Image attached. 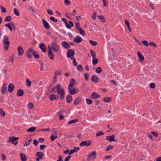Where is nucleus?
Listing matches in <instances>:
<instances>
[{
	"label": "nucleus",
	"instance_id": "51",
	"mask_svg": "<svg viewBox=\"0 0 161 161\" xmlns=\"http://www.w3.org/2000/svg\"><path fill=\"white\" fill-rule=\"evenodd\" d=\"M5 26L6 27L8 28L9 29L10 31H12V29L11 27V26H10V24H9V23H7V24H5Z\"/></svg>",
	"mask_w": 161,
	"mask_h": 161
},
{
	"label": "nucleus",
	"instance_id": "60",
	"mask_svg": "<svg viewBox=\"0 0 161 161\" xmlns=\"http://www.w3.org/2000/svg\"><path fill=\"white\" fill-rule=\"evenodd\" d=\"M47 13L50 15H53V11L50 9H47Z\"/></svg>",
	"mask_w": 161,
	"mask_h": 161
},
{
	"label": "nucleus",
	"instance_id": "58",
	"mask_svg": "<svg viewBox=\"0 0 161 161\" xmlns=\"http://www.w3.org/2000/svg\"><path fill=\"white\" fill-rule=\"evenodd\" d=\"M103 2V5L106 7L108 5V3L107 0H102Z\"/></svg>",
	"mask_w": 161,
	"mask_h": 161
},
{
	"label": "nucleus",
	"instance_id": "38",
	"mask_svg": "<svg viewBox=\"0 0 161 161\" xmlns=\"http://www.w3.org/2000/svg\"><path fill=\"white\" fill-rule=\"evenodd\" d=\"M26 86L29 87L31 86V82L30 80L28 79H27L26 80Z\"/></svg>",
	"mask_w": 161,
	"mask_h": 161
},
{
	"label": "nucleus",
	"instance_id": "27",
	"mask_svg": "<svg viewBox=\"0 0 161 161\" xmlns=\"http://www.w3.org/2000/svg\"><path fill=\"white\" fill-rule=\"evenodd\" d=\"M72 100V97L70 95H67L66 97V101L68 103H70Z\"/></svg>",
	"mask_w": 161,
	"mask_h": 161
},
{
	"label": "nucleus",
	"instance_id": "6",
	"mask_svg": "<svg viewBox=\"0 0 161 161\" xmlns=\"http://www.w3.org/2000/svg\"><path fill=\"white\" fill-rule=\"evenodd\" d=\"M33 50L32 48L28 49L26 53V56L29 58H31L32 57Z\"/></svg>",
	"mask_w": 161,
	"mask_h": 161
},
{
	"label": "nucleus",
	"instance_id": "39",
	"mask_svg": "<svg viewBox=\"0 0 161 161\" xmlns=\"http://www.w3.org/2000/svg\"><path fill=\"white\" fill-rule=\"evenodd\" d=\"M34 108V105L31 103H29L28 105V108L29 109H32Z\"/></svg>",
	"mask_w": 161,
	"mask_h": 161
},
{
	"label": "nucleus",
	"instance_id": "37",
	"mask_svg": "<svg viewBox=\"0 0 161 161\" xmlns=\"http://www.w3.org/2000/svg\"><path fill=\"white\" fill-rule=\"evenodd\" d=\"M78 121V119H75L68 121V125H70L72 123H75V122H77Z\"/></svg>",
	"mask_w": 161,
	"mask_h": 161
},
{
	"label": "nucleus",
	"instance_id": "45",
	"mask_svg": "<svg viewBox=\"0 0 161 161\" xmlns=\"http://www.w3.org/2000/svg\"><path fill=\"white\" fill-rule=\"evenodd\" d=\"M64 3L66 5H69L71 3L70 1L68 0H64Z\"/></svg>",
	"mask_w": 161,
	"mask_h": 161
},
{
	"label": "nucleus",
	"instance_id": "29",
	"mask_svg": "<svg viewBox=\"0 0 161 161\" xmlns=\"http://www.w3.org/2000/svg\"><path fill=\"white\" fill-rule=\"evenodd\" d=\"M36 130V127H31L28 129H27L26 131L28 132H34Z\"/></svg>",
	"mask_w": 161,
	"mask_h": 161
},
{
	"label": "nucleus",
	"instance_id": "17",
	"mask_svg": "<svg viewBox=\"0 0 161 161\" xmlns=\"http://www.w3.org/2000/svg\"><path fill=\"white\" fill-rule=\"evenodd\" d=\"M41 68L40 70L42 71H44L48 69L47 65L42 63H40Z\"/></svg>",
	"mask_w": 161,
	"mask_h": 161
},
{
	"label": "nucleus",
	"instance_id": "59",
	"mask_svg": "<svg viewBox=\"0 0 161 161\" xmlns=\"http://www.w3.org/2000/svg\"><path fill=\"white\" fill-rule=\"evenodd\" d=\"M113 148V146L110 145H109L107 147L106 150V151H109L111 149H112Z\"/></svg>",
	"mask_w": 161,
	"mask_h": 161
},
{
	"label": "nucleus",
	"instance_id": "4",
	"mask_svg": "<svg viewBox=\"0 0 161 161\" xmlns=\"http://www.w3.org/2000/svg\"><path fill=\"white\" fill-rule=\"evenodd\" d=\"M51 47L54 52H58L59 50V47L56 42L54 41L51 43Z\"/></svg>",
	"mask_w": 161,
	"mask_h": 161
},
{
	"label": "nucleus",
	"instance_id": "28",
	"mask_svg": "<svg viewBox=\"0 0 161 161\" xmlns=\"http://www.w3.org/2000/svg\"><path fill=\"white\" fill-rule=\"evenodd\" d=\"M81 100V99L80 97L76 98L74 102V104L75 105L78 104Z\"/></svg>",
	"mask_w": 161,
	"mask_h": 161
},
{
	"label": "nucleus",
	"instance_id": "57",
	"mask_svg": "<svg viewBox=\"0 0 161 161\" xmlns=\"http://www.w3.org/2000/svg\"><path fill=\"white\" fill-rule=\"evenodd\" d=\"M57 79V77L55 75L53 77V84H55L56 82Z\"/></svg>",
	"mask_w": 161,
	"mask_h": 161
},
{
	"label": "nucleus",
	"instance_id": "23",
	"mask_svg": "<svg viewBox=\"0 0 161 161\" xmlns=\"http://www.w3.org/2000/svg\"><path fill=\"white\" fill-rule=\"evenodd\" d=\"M20 156L22 161H26L27 160V158L26 155L23 153H20Z\"/></svg>",
	"mask_w": 161,
	"mask_h": 161
},
{
	"label": "nucleus",
	"instance_id": "14",
	"mask_svg": "<svg viewBox=\"0 0 161 161\" xmlns=\"http://www.w3.org/2000/svg\"><path fill=\"white\" fill-rule=\"evenodd\" d=\"M100 97V95H98L96 92H93L91 96V98L92 99H94L99 98Z\"/></svg>",
	"mask_w": 161,
	"mask_h": 161
},
{
	"label": "nucleus",
	"instance_id": "15",
	"mask_svg": "<svg viewBox=\"0 0 161 161\" xmlns=\"http://www.w3.org/2000/svg\"><path fill=\"white\" fill-rule=\"evenodd\" d=\"M44 155V153L41 152H37L35 154V156L38 158H39L41 160L42 159V157H43Z\"/></svg>",
	"mask_w": 161,
	"mask_h": 161
},
{
	"label": "nucleus",
	"instance_id": "7",
	"mask_svg": "<svg viewBox=\"0 0 161 161\" xmlns=\"http://www.w3.org/2000/svg\"><path fill=\"white\" fill-rule=\"evenodd\" d=\"M91 141L88 140V141H84L80 142L79 145L81 147H83L84 146H86V147H88L91 145Z\"/></svg>",
	"mask_w": 161,
	"mask_h": 161
},
{
	"label": "nucleus",
	"instance_id": "56",
	"mask_svg": "<svg viewBox=\"0 0 161 161\" xmlns=\"http://www.w3.org/2000/svg\"><path fill=\"white\" fill-rule=\"evenodd\" d=\"M9 61L12 64H13L14 62V60L13 57L12 56L10 57L9 58Z\"/></svg>",
	"mask_w": 161,
	"mask_h": 161
},
{
	"label": "nucleus",
	"instance_id": "33",
	"mask_svg": "<svg viewBox=\"0 0 161 161\" xmlns=\"http://www.w3.org/2000/svg\"><path fill=\"white\" fill-rule=\"evenodd\" d=\"M12 19V18L10 16H7L6 17L4 21L5 22H8L10 21Z\"/></svg>",
	"mask_w": 161,
	"mask_h": 161
},
{
	"label": "nucleus",
	"instance_id": "36",
	"mask_svg": "<svg viewBox=\"0 0 161 161\" xmlns=\"http://www.w3.org/2000/svg\"><path fill=\"white\" fill-rule=\"evenodd\" d=\"M90 53L93 58H96V54L93 50H90Z\"/></svg>",
	"mask_w": 161,
	"mask_h": 161
},
{
	"label": "nucleus",
	"instance_id": "50",
	"mask_svg": "<svg viewBox=\"0 0 161 161\" xmlns=\"http://www.w3.org/2000/svg\"><path fill=\"white\" fill-rule=\"evenodd\" d=\"M0 114L1 116H5V113L4 111H3L2 108L0 109Z\"/></svg>",
	"mask_w": 161,
	"mask_h": 161
},
{
	"label": "nucleus",
	"instance_id": "26",
	"mask_svg": "<svg viewBox=\"0 0 161 161\" xmlns=\"http://www.w3.org/2000/svg\"><path fill=\"white\" fill-rule=\"evenodd\" d=\"M50 100L51 101L55 100L56 99L57 97L56 95L53 94L50 95L49 97Z\"/></svg>",
	"mask_w": 161,
	"mask_h": 161
},
{
	"label": "nucleus",
	"instance_id": "8",
	"mask_svg": "<svg viewBox=\"0 0 161 161\" xmlns=\"http://www.w3.org/2000/svg\"><path fill=\"white\" fill-rule=\"evenodd\" d=\"M7 86L5 83L3 84L1 89V92L2 94H4L7 92Z\"/></svg>",
	"mask_w": 161,
	"mask_h": 161
},
{
	"label": "nucleus",
	"instance_id": "49",
	"mask_svg": "<svg viewBox=\"0 0 161 161\" xmlns=\"http://www.w3.org/2000/svg\"><path fill=\"white\" fill-rule=\"evenodd\" d=\"M49 19L51 21L54 22H57L58 21L57 19L54 18L53 17H50Z\"/></svg>",
	"mask_w": 161,
	"mask_h": 161
},
{
	"label": "nucleus",
	"instance_id": "32",
	"mask_svg": "<svg viewBox=\"0 0 161 161\" xmlns=\"http://www.w3.org/2000/svg\"><path fill=\"white\" fill-rule=\"evenodd\" d=\"M98 59L97 58H93L92 60V64L93 65H95L98 63Z\"/></svg>",
	"mask_w": 161,
	"mask_h": 161
},
{
	"label": "nucleus",
	"instance_id": "19",
	"mask_svg": "<svg viewBox=\"0 0 161 161\" xmlns=\"http://www.w3.org/2000/svg\"><path fill=\"white\" fill-rule=\"evenodd\" d=\"M61 44L62 46L65 49H68L70 47L69 44L66 42H63Z\"/></svg>",
	"mask_w": 161,
	"mask_h": 161
},
{
	"label": "nucleus",
	"instance_id": "11",
	"mask_svg": "<svg viewBox=\"0 0 161 161\" xmlns=\"http://www.w3.org/2000/svg\"><path fill=\"white\" fill-rule=\"evenodd\" d=\"M73 42L76 43L81 42L82 41V39L78 36H76L75 38L73 39Z\"/></svg>",
	"mask_w": 161,
	"mask_h": 161
},
{
	"label": "nucleus",
	"instance_id": "12",
	"mask_svg": "<svg viewBox=\"0 0 161 161\" xmlns=\"http://www.w3.org/2000/svg\"><path fill=\"white\" fill-rule=\"evenodd\" d=\"M115 135H113L110 136H107L106 137V139L107 140L109 141L110 142H115Z\"/></svg>",
	"mask_w": 161,
	"mask_h": 161
},
{
	"label": "nucleus",
	"instance_id": "10",
	"mask_svg": "<svg viewBox=\"0 0 161 161\" xmlns=\"http://www.w3.org/2000/svg\"><path fill=\"white\" fill-rule=\"evenodd\" d=\"M17 51L19 56H21L23 55L24 53V50L21 46H19L18 47Z\"/></svg>",
	"mask_w": 161,
	"mask_h": 161
},
{
	"label": "nucleus",
	"instance_id": "64",
	"mask_svg": "<svg viewBox=\"0 0 161 161\" xmlns=\"http://www.w3.org/2000/svg\"><path fill=\"white\" fill-rule=\"evenodd\" d=\"M58 160H57V161H63V160L62 159V157L61 156L59 155L58 156Z\"/></svg>",
	"mask_w": 161,
	"mask_h": 161
},
{
	"label": "nucleus",
	"instance_id": "46",
	"mask_svg": "<svg viewBox=\"0 0 161 161\" xmlns=\"http://www.w3.org/2000/svg\"><path fill=\"white\" fill-rule=\"evenodd\" d=\"M142 44L145 46L147 47L149 45V43L147 42V41L146 40H144L142 41Z\"/></svg>",
	"mask_w": 161,
	"mask_h": 161
},
{
	"label": "nucleus",
	"instance_id": "44",
	"mask_svg": "<svg viewBox=\"0 0 161 161\" xmlns=\"http://www.w3.org/2000/svg\"><path fill=\"white\" fill-rule=\"evenodd\" d=\"M89 42L93 46H95L97 44V42L94 41H92L91 40H89Z\"/></svg>",
	"mask_w": 161,
	"mask_h": 161
},
{
	"label": "nucleus",
	"instance_id": "41",
	"mask_svg": "<svg viewBox=\"0 0 161 161\" xmlns=\"http://www.w3.org/2000/svg\"><path fill=\"white\" fill-rule=\"evenodd\" d=\"M97 16V13L96 12H94L92 15V17L93 20H95Z\"/></svg>",
	"mask_w": 161,
	"mask_h": 161
},
{
	"label": "nucleus",
	"instance_id": "3",
	"mask_svg": "<svg viewBox=\"0 0 161 161\" xmlns=\"http://www.w3.org/2000/svg\"><path fill=\"white\" fill-rule=\"evenodd\" d=\"M97 153L95 151H93L92 153H89L87 158V161L93 160L96 157Z\"/></svg>",
	"mask_w": 161,
	"mask_h": 161
},
{
	"label": "nucleus",
	"instance_id": "61",
	"mask_svg": "<svg viewBox=\"0 0 161 161\" xmlns=\"http://www.w3.org/2000/svg\"><path fill=\"white\" fill-rule=\"evenodd\" d=\"M80 24L79 23H76L75 24V27L78 30L79 29V28H81L80 27Z\"/></svg>",
	"mask_w": 161,
	"mask_h": 161
},
{
	"label": "nucleus",
	"instance_id": "22",
	"mask_svg": "<svg viewBox=\"0 0 161 161\" xmlns=\"http://www.w3.org/2000/svg\"><path fill=\"white\" fill-rule=\"evenodd\" d=\"M14 86L12 84H9L8 86V91L10 93H11L13 91Z\"/></svg>",
	"mask_w": 161,
	"mask_h": 161
},
{
	"label": "nucleus",
	"instance_id": "13",
	"mask_svg": "<svg viewBox=\"0 0 161 161\" xmlns=\"http://www.w3.org/2000/svg\"><path fill=\"white\" fill-rule=\"evenodd\" d=\"M42 21L44 28L46 29H48L49 28L50 26L48 23L44 19H42Z\"/></svg>",
	"mask_w": 161,
	"mask_h": 161
},
{
	"label": "nucleus",
	"instance_id": "55",
	"mask_svg": "<svg viewBox=\"0 0 161 161\" xmlns=\"http://www.w3.org/2000/svg\"><path fill=\"white\" fill-rule=\"evenodd\" d=\"M62 74V72L60 71H59V70H57V71L54 75H55L56 76V75H61Z\"/></svg>",
	"mask_w": 161,
	"mask_h": 161
},
{
	"label": "nucleus",
	"instance_id": "20",
	"mask_svg": "<svg viewBox=\"0 0 161 161\" xmlns=\"http://www.w3.org/2000/svg\"><path fill=\"white\" fill-rule=\"evenodd\" d=\"M137 54L138 56V57L140 59V60L141 62H142L144 60V57L142 55V54L141 53L139 52L138 51L137 52Z\"/></svg>",
	"mask_w": 161,
	"mask_h": 161
},
{
	"label": "nucleus",
	"instance_id": "34",
	"mask_svg": "<svg viewBox=\"0 0 161 161\" xmlns=\"http://www.w3.org/2000/svg\"><path fill=\"white\" fill-rule=\"evenodd\" d=\"M79 31V33L82 35L84 36L86 34L84 31L82 29V28H79L78 30Z\"/></svg>",
	"mask_w": 161,
	"mask_h": 161
},
{
	"label": "nucleus",
	"instance_id": "21",
	"mask_svg": "<svg viewBox=\"0 0 161 161\" xmlns=\"http://www.w3.org/2000/svg\"><path fill=\"white\" fill-rule=\"evenodd\" d=\"M75 79H72L69 82V84L68 86V88H73V86L75 85Z\"/></svg>",
	"mask_w": 161,
	"mask_h": 161
},
{
	"label": "nucleus",
	"instance_id": "35",
	"mask_svg": "<svg viewBox=\"0 0 161 161\" xmlns=\"http://www.w3.org/2000/svg\"><path fill=\"white\" fill-rule=\"evenodd\" d=\"M102 71V69L100 67L97 68L96 69V72L97 73L99 74L101 73Z\"/></svg>",
	"mask_w": 161,
	"mask_h": 161
},
{
	"label": "nucleus",
	"instance_id": "25",
	"mask_svg": "<svg viewBox=\"0 0 161 161\" xmlns=\"http://www.w3.org/2000/svg\"><path fill=\"white\" fill-rule=\"evenodd\" d=\"M92 80L94 82H97L98 81V78L96 75H93L92 76Z\"/></svg>",
	"mask_w": 161,
	"mask_h": 161
},
{
	"label": "nucleus",
	"instance_id": "18",
	"mask_svg": "<svg viewBox=\"0 0 161 161\" xmlns=\"http://www.w3.org/2000/svg\"><path fill=\"white\" fill-rule=\"evenodd\" d=\"M39 47L41 49L42 52L45 53L46 51V47L45 44L42 43L39 44Z\"/></svg>",
	"mask_w": 161,
	"mask_h": 161
},
{
	"label": "nucleus",
	"instance_id": "9",
	"mask_svg": "<svg viewBox=\"0 0 161 161\" xmlns=\"http://www.w3.org/2000/svg\"><path fill=\"white\" fill-rule=\"evenodd\" d=\"M68 90L70 95H74L78 92V89L73 88H68Z\"/></svg>",
	"mask_w": 161,
	"mask_h": 161
},
{
	"label": "nucleus",
	"instance_id": "52",
	"mask_svg": "<svg viewBox=\"0 0 161 161\" xmlns=\"http://www.w3.org/2000/svg\"><path fill=\"white\" fill-rule=\"evenodd\" d=\"M49 131H50V129H49V128H47V129H41V130H37L38 131H47L48 132Z\"/></svg>",
	"mask_w": 161,
	"mask_h": 161
},
{
	"label": "nucleus",
	"instance_id": "1",
	"mask_svg": "<svg viewBox=\"0 0 161 161\" xmlns=\"http://www.w3.org/2000/svg\"><path fill=\"white\" fill-rule=\"evenodd\" d=\"M51 92L55 93L57 92L58 95H60V99L61 100L63 99L64 97V90L59 84H57L53 88Z\"/></svg>",
	"mask_w": 161,
	"mask_h": 161
},
{
	"label": "nucleus",
	"instance_id": "2",
	"mask_svg": "<svg viewBox=\"0 0 161 161\" xmlns=\"http://www.w3.org/2000/svg\"><path fill=\"white\" fill-rule=\"evenodd\" d=\"M3 42L4 44V49L7 50L10 45V42L8 36H4L3 39Z\"/></svg>",
	"mask_w": 161,
	"mask_h": 161
},
{
	"label": "nucleus",
	"instance_id": "62",
	"mask_svg": "<svg viewBox=\"0 0 161 161\" xmlns=\"http://www.w3.org/2000/svg\"><path fill=\"white\" fill-rule=\"evenodd\" d=\"M149 45H150V46H154L155 47H156V45L155 44V43H154L153 42H149Z\"/></svg>",
	"mask_w": 161,
	"mask_h": 161
},
{
	"label": "nucleus",
	"instance_id": "30",
	"mask_svg": "<svg viewBox=\"0 0 161 161\" xmlns=\"http://www.w3.org/2000/svg\"><path fill=\"white\" fill-rule=\"evenodd\" d=\"M32 54L35 58L38 59L39 58V55L36 51H33L32 53Z\"/></svg>",
	"mask_w": 161,
	"mask_h": 161
},
{
	"label": "nucleus",
	"instance_id": "5",
	"mask_svg": "<svg viewBox=\"0 0 161 161\" xmlns=\"http://www.w3.org/2000/svg\"><path fill=\"white\" fill-rule=\"evenodd\" d=\"M47 48L48 49L47 52L49 58L52 60H54V56L51 48L49 46H48Z\"/></svg>",
	"mask_w": 161,
	"mask_h": 161
},
{
	"label": "nucleus",
	"instance_id": "48",
	"mask_svg": "<svg viewBox=\"0 0 161 161\" xmlns=\"http://www.w3.org/2000/svg\"><path fill=\"white\" fill-rule=\"evenodd\" d=\"M15 141L14 139L13 138V137H11L9 138V140H8V142H10L12 144H14V142Z\"/></svg>",
	"mask_w": 161,
	"mask_h": 161
},
{
	"label": "nucleus",
	"instance_id": "43",
	"mask_svg": "<svg viewBox=\"0 0 161 161\" xmlns=\"http://www.w3.org/2000/svg\"><path fill=\"white\" fill-rule=\"evenodd\" d=\"M111 100V98L110 97H106L104 98L103 100L105 102L108 103Z\"/></svg>",
	"mask_w": 161,
	"mask_h": 161
},
{
	"label": "nucleus",
	"instance_id": "40",
	"mask_svg": "<svg viewBox=\"0 0 161 161\" xmlns=\"http://www.w3.org/2000/svg\"><path fill=\"white\" fill-rule=\"evenodd\" d=\"M77 69L80 71H82L83 70L82 66L81 64L79 65L76 67Z\"/></svg>",
	"mask_w": 161,
	"mask_h": 161
},
{
	"label": "nucleus",
	"instance_id": "24",
	"mask_svg": "<svg viewBox=\"0 0 161 161\" xmlns=\"http://www.w3.org/2000/svg\"><path fill=\"white\" fill-rule=\"evenodd\" d=\"M72 52H73V53H74V55L75 52V51L74 50H73L71 49H69L68 50L67 53V58H69L70 57H71V53Z\"/></svg>",
	"mask_w": 161,
	"mask_h": 161
},
{
	"label": "nucleus",
	"instance_id": "47",
	"mask_svg": "<svg viewBox=\"0 0 161 161\" xmlns=\"http://www.w3.org/2000/svg\"><path fill=\"white\" fill-rule=\"evenodd\" d=\"M86 103L88 104H90L92 103V100L89 99H86Z\"/></svg>",
	"mask_w": 161,
	"mask_h": 161
},
{
	"label": "nucleus",
	"instance_id": "63",
	"mask_svg": "<svg viewBox=\"0 0 161 161\" xmlns=\"http://www.w3.org/2000/svg\"><path fill=\"white\" fill-rule=\"evenodd\" d=\"M125 23L127 27H129L130 26V24L129 21L127 20H125Z\"/></svg>",
	"mask_w": 161,
	"mask_h": 161
},
{
	"label": "nucleus",
	"instance_id": "54",
	"mask_svg": "<svg viewBox=\"0 0 161 161\" xmlns=\"http://www.w3.org/2000/svg\"><path fill=\"white\" fill-rule=\"evenodd\" d=\"M0 7L2 13H5L6 12V10L5 8L4 7H3L1 5H0Z\"/></svg>",
	"mask_w": 161,
	"mask_h": 161
},
{
	"label": "nucleus",
	"instance_id": "42",
	"mask_svg": "<svg viewBox=\"0 0 161 161\" xmlns=\"http://www.w3.org/2000/svg\"><path fill=\"white\" fill-rule=\"evenodd\" d=\"M104 134V133L102 131H98L96 135V136L97 137H98L100 136L103 135Z\"/></svg>",
	"mask_w": 161,
	"mask_h": 161
},
{
	"label": "nucleus",
	"instance_id": "31",
	"mask_svg": "<svg viewBox=\"0 0 161 161\" xmlns=\"http://www.w3.org/2000/svg\"><path fill=\"white\" fill-rule=\"evenodd\" d=\"M14 14L17 16L19 15V11L18 9L16 8H14Z\"/></svg>",
	"mask_w": 161,
	"mask_h": 161
},
{
	"label": "nucleus",
	"instance_id": "16",
	"mask_svg": "<svg viewBox=\"0 0 161 161\" xmlns=\"http://www.w3.org/2000/svg\"><path fill=\"white\" fill-rule=\"evenodd\" d=\"M24 93V91L21 89H18L17 91V96L18 97H21L23 95Z\"/></svg>",
	"mask_w": 161,
	"mask_h": 161
},
{
	"label": "nucleus",
	"instance_id": "53",
	"mask_svg": "<svg viewBox=\"0 0 161 161\" xmlns=\"http://www.w3.org/2000/svg\"><path fill=\"white\" fill-rule=\"evenodd\" d=\"M155 84L154 83H152L150 85V87L151 88H155Z\"/></svg>",
	"mask_w": 161,
	"mask_h": 161
}]
</instances>
